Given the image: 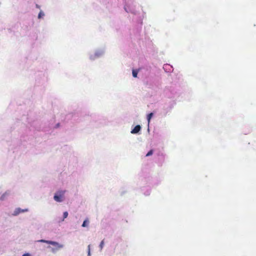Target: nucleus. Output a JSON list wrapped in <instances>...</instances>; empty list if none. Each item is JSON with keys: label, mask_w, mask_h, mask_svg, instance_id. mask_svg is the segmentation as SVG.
Here are the masks:
<instances>
[{"label": "nucleus", "mask_w": 256, "mask_h": 256, "mask_svg": "<svg viewBox=\"0 0 256 256\" xmlns=\"http://www.w3.org/2000/svg\"><path fill=\"white\" fill-rule=\"evenodd\" d=\"M90 245L88 246V256H90Z\"/></svg>", "instance_id": "f8f14e48"}, {"label": "nucleus", "mask_w": 256, "mask_h": 256, "mask_svg": "<svg viewBox=\"0 0 256 256\" xmlns=\"http://www.w3.org/2000/svg\"><path fill=\"white\" fill-rule=\"evenodd\" d=\"M44 16V12H40V13L38 14V18H40Z\"/></svg>", "instance_id": "9b49d317"}, {"label": "nucleus", "mask_w": 256, "mask_h": 256, "mask_svg": "<svg viewBox=\"0 0 256 256\" xmlns=\"http://www.w3.org/2000/svg\"><path fill=\"white\" fill-rule=\"evenodd\" d=\"M38 242H46V243H47L48 244H50L52 246H54L56 247V248L57 250L62 248L63 247V246L62 244H59L58 242H54V241L41 240H38Z\"/></svg>", "instance_id": "f257e3e1"}, {"label": "nucleus", "mask_w": 256, "mask_h": 256, "mask_svg": "<svg viewBox=\"0 0 256 256\" xmlns=\"http://www.w3.org/2000/svg\"><path fill=\"white\" fill-rule=\"evenodd\" d=\"M104 240H102L100 243V250H102L104 247Z\"/></svg>", "instance_id": "1a4fd4ad"}, {"label": "nucleus", "mask_w": 256, "mask_h": 256, "mask_svg": "<svg viewBox=\"0 0 256 256\" xmlns=\"http://www.w3.org/2000/svg\"><path fill=\"white\" fill-rule=\"evenodd\" d=\"M153 116V113L151 112L150 114H149L148 116H147V120H148V124H149L150 122V120L152 118V116Z\"/></svg>", "instance_id": "39448f33"}, {"label": "nucleus", "mask_w": 256, "mask_h": 256, "mask_svg": "<svg viewBox=\"0 0 256 256\" xmlns=\"http://www.w3.org/2000/svg\"><path fill=\"white\" fill-rule=\"evenodd\" d=\"M88 220H86L83 222V224H82V227H86V226H88Z\"/></svg>", "instance_id": "423d86ee"}, {"label": "nucleus", "mask_w": 256, "mask_h": 256, "mask_svg": "<svg viewBox=\"0 0 256 256\" xmlns=\"http://www.w3.org/2000/svg\"><path fill=\"white\" fill-rule=\"evenodd\" d=\"M141 127L140 125L136 126L131 131L132 134H136L140 130Z\"/></svg>", "instance_id": "20e7f679"}, {"label": "nucleus", "mask_w": 256, "mask_h": 256, "mask_svg": "<svg viewBox=\"0 0 256 256\" xmlns=\"http://www.w3.org/2000/svg\"><path fill=\"white\" fill-rule=\"evenodd\" d=\"M59 126V124H57V126L58 127Z\"/></svg>", "instance_id": "4468645a"}, {"label": "nucleus", "mask_w": 256, "mask_h": 256, "mask_svg": "<svg viewBox=\"0 0 256 256\" xmlns=\"http://www.w3.org/2000/svg\"><path fill=\"white\" fill-rule=\"evenodd\" d=\"M64 194V191H59L58 194L54 196V198L57 202H61L62 201V198Z\"/></svg>", "instance_id": "f03ea898"}, {"label": "nucleus", "mask_w": 256, "mask_h": 256, "mask_svg": "<svg viewBox=\"0 0 256 256\" xmlns=\"http://www.w3.org/2000/svg\"><path fill=\"white\" fill-rule=\"evenodd\" d=\"M138 72V71L136 70H133L132 72L133 76L136 78L137 76Z\"/></svg>", "instance_id": "0eeeda50"}, {"label": "nucleus", "mask_w": 256, "mask_h": 256, "mask_svg": "<svg viewBox=\"0 0 256 256\" xmlns=\"http://www.w3.org/2000/svg\"><path fill=\"white\" fill-rule=\"evenodd\" d=\"M153 154V150H150L148 153L147 154H146V156H150L151 155H152Z\"/></svg>", "instance_id": "6e6552de"}, {"label": "nucleus", "mask_w": 256, "mask_h": 256, "mask_svg": "<svg viewBox=\"0 0 256 256\" xmlns=\"http://www.w3.org/2000/svg\"><path fill=\"white\" fill-rule=\"evenodd\" d=\"M28 211V209H27V208L21 209L20 208H17L14 210L12 214L14 216H17L18 214H20V212H26Z\"/></svg>", "instance_id": "7ed1b4c3"}, {"label": "nucleus", "mask_w": 256, "mask_h": 256, "mask_svg": "<svg viewBox=\"0 0 256 256\" xmlns=\"http://www.w3.org/2000/svg\"><path fill=\"white\" fill-rule=\"evenodd\" d=\"M22 256H30V254L28 253L24 254Z\"/></svg>", "instance_id": "ddd939ff"}, {"label": "nucleus", "mask_w": 256, "mask_h": 256, "mask_svg": "<svg viewBox=\"0 0 256 256\" xmlns=\"http://www.w3.org/2000/svg\"><path fill=\"white\" fill-rule=\"evenodd\" d=\"M68 216V212H64V218L62 220H64V218H66Z\"/></svg>", "instance_id": "9d476101"}]
</instances>
